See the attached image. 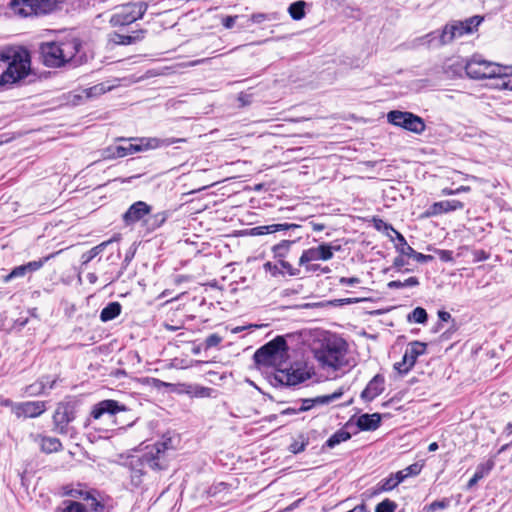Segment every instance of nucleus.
Wrapping results in <instances>:
<instances>
[{
  "mask_svg": "<svg viewBox=\"0 0 512 512\" xmlns=\"http://www.w3.org/2000/svg\"><path fill=\"white\" fill-rule=\"evenodd\" d=\"M81 42L77 38H70L59 42H45L40 46L43 63L47 67H61L66 63L73 66L81 65L86 56L81 52Z\"/></svg>",
  "mask_w": 512,
  "mask_h": 512,
  "instance_id": "nucleus-1",
  "label": "nucleus"
},
{
  "mask_svg": "<svg viewBox=\"0 0 512 512\" xmlns=\"http://www.w3.org/2000/svg\"><path fill=\"white\" fill-rule=\"evenodd\" d=\"M0 84L7 87L25 78L30 72V54L26 49L8 47L0 51Z\"/></svg>",
  "mask_w": 512,
  "mask_h": 512,
  "instance_id": "nucleus-2",
  "label": "nucleus"
},
{
  "mask_svg": "<svg viewBox=\"0 0 512 512\" xmlns=\"http://www.w3.org/2000/svg\"><path fill=\"white\" fill-rule=\"evenodd\" d=\"M482 21L483 17L478 15L463 21H451L444 26L441 32L433 31L419 38V44L427 47H439L449 44L454 39L477 31Z\"/></svg>",
  "mask_w": 512,
  "mask_h": 512,
  "instance_id": "nucleus-3",
  "label": "nucleus"
},
{
  "mask_svg": "<svg viewBox=\"0 0 512 512\" xmlns=\"http://www.w3.org/2000/svg\"><path fill=\"white\" fill-rule=\"evenodd\" d=\"M288 344L283 336H277L254 353V361L259 367H272L276 372L287 366Z\"/></svg>",
  "mask_w": 512,
  "mask_h": 512,
  "instance_id": "nucleus-4",
  "label": "nucleus"
},
{
  "mask_svg": "<svg viewBox=\"0 0 512 512\" xmlns=\"http://www.w3.org/2000/svg\"><path fill=\"white\" fill-rule=\"evenodd\" d=\"M122 144L115 147L114 156L125 157L134 153L168 147L172 144L185 142L184 138H157V137H139L130 139H120Z\"/></svg>",
  "mask_w": 512,
  "mask_h": 512,
  "instance_id": "nucleus-5",
  "label": "nucleus"
},
{
  "mask_svg": "<svg viewBox=\"0 0 512 512\" xmlns=\"http://www.w3.org/2000/svg\"><path fill=\"white\" fill-rule=\"evenodd\" d=\"M346 353L347 343L342 338L330 337L316 350L315 356L323 366L338 369L345 364Z\"/></svg>",
  "mask_w": 512,
  "mask_h": 512,
  "instance_id": "nucleus-6",
  "label": "nucleus"
},
{
  "mask_svg": "<svg viewBox=\"0 0 512 512\" xmlns=\"http://www.w3.org/2000/svg\"><path fill=\"white\" fill-rule=\"evenodd\" d=\"M173 449L170 438L155 443L139 459L142 466H148L153 470L166 469L168 466L167 452Z\"/></svg>",
  "mask_w": 512,
  "mask_h": 512,
  "instance_id": "nucleus-7",
  "label": "nucleus"
},
{
  "mask_svg": "<svg viewBox=\"0 0 512 512\" xmlns=\"http://www.w3.org/2000/svg\"><path fill=\"white\" fill-rule=\"evenodd\" d=\"M57 0H11L9 7L18 16L47 14L56 7Z\"/></svg>",
  "mask_w": 512,
  "mask_h": 512,
  "instance_id": "nucleus-8",
  "label": "nucleus"
},
{
  "mask_svg": "<svg viewBox=\"0 0 512 512\" xmlns=\"http://www.w3.org/2000/svg\"><path fill=\"white\" fill-rule=\"evenodd\" d=\"M502 71V65L486 61L480 56H473L466 62V75L472 79H490L500 75Z\"/></svg>",
  "mask_w": 512,
  "mask_h": 512,
  "instance_id": "nucleus-9",
  "label": "nucleus"
},
{
  "mask_svg": "<svg viewBox=\"0 0 512 512\" xmlns=\"http://www.w3.org/2000/svg\"><path fill=\"white\" fill-rule=\"evenodd\" d=\"M146 9L147 5L144 2L128 3L115 8L110 16L109 22L114 27L129 25L140 19Z\"/></svg>",
  "mask_w": 512,
  "mask_h": 512,
  "instance_id": "nucleus-10",
  "label": "nucleus"
},
{
  "mask_svg": "<svg viewBox=\"0 0 512 512\" xmlns=\"http://www.w3.org/2000/svg\"><path fill=\"white\" fill-rule=\"evenodd\" d=\"M387 120L395 126L402 127L416 134H421L425 130L423 119L411 112L393 110L387 114Z\"/></svg>",
  "mask_w": 512,
  "mask_h": 512,
  "instance_id": "nucleus-11",
  "label": "nucleus"
},
{
  "mask_svg": "<svg viewBox=\"0 0 512 512\" xmlns=\"http://www.w3.org/2000/svg\"><path fill=\"white\" fill-rule=\"evenodd\" d=\"M310 377L309 373L300 368H293L285 366L280 371L275 372L272 377L271 383L273 385L295 386Z\"/></svg>",
  "mask_w": 512,
  "mask_h": 512,
  "instance_id": "nucleus-12",
  "label": "nucleus"
},
{
  "mask_svg": "<svg viewBox=\"0 0 512 512\" xmlns=\"http://www.w3.org/2000/svg\"><path fill=\"white\" fill-rule=\"evenodd\" d=\"M339 250V245L322 243L316 247L304 250L299 258V264H306L307 262H314L318 260H330L333 257L334 252Z\"/></svg>",
  "mask_w": 512,
  "mask_h": 512,
  "instance_id": "nucleus-13",
  "label": "nucleus"
},
{
  "mask_svg": "<svg viewBox=\"0 0 512 512\" xmlns=\"http://www.w3.org/2000/svg\"><path fill=\"white\" fill-rule=\"evenodd\" d=\"M75 419L74 408L69 403H59L53 414L54 430L59 434L68 433V425Z\"/></svg>",
  "mask_w": 512,
  "mask_h": 512,
  "instance_id": "nucleus-14",
  "label": "nucleus"
},
{
  "mask_svg": "<svg viewBox=\"0 0 512 512\" xmlns=\"http://www.w3.org/2000/svg\"><path fill=\"white\" fill-rule=\"evenodd\" d=\"M385 228L390 229L395 234L396 240H397V243L395 244V248H396L397 252H399L401 255L413 258L414 260H416L417 262H420V263H427V262H430L433 260L432 255H425V254L416 252L414 250V247H411L407 244V241L404 238V236L400 232L395 230L391 225L386 224Z\"/></svg>",
  "mask_w": 512,
  "mask_h": 512,
  "instance_id": "nucleus-15",
  "label": "nucleus"
},
{
  "mask_svg": "<svg viewBox=\"0 0 512 512\" xmlns=\"http://www.w3.org/2000/svg\"><path fill=\"white\" fill-rule=\"evenodd\" d=\"M343 393V388H339L331 394L320 395L314 398L300 399L299 402H297L299 405L298 410H301V412H306L316 406L329 405L330 403L340 399L343 396Z\"/></svg>",
  "mask_w": 512,
  "mask_h": 512,
  "instance_id": "nucleus-16",
  "label": "nucleus"
},
{
  "mask_svg": "<svg viewBox=\"0 0 512 512\" xmlns=\"http://www.w3.org/2000/svg\"><path fill=\"white\" fill-rule=\"evenodd\" d=\"M120 411H126V407L115 400L107 399L93 406L91 416L100 419L104 414L115 415Z\"/></svg>",
  "mask_w": 512,
  "mask_h": 512,
  "instance_id": "nucleus-17",
  "label": "nucleus"
},
{
  "mask_svg": "<svg viewBox=\"0 0 512 512\" xmlns=\"http://www.w3.org/2000/svg\"><path fill=\"white\" fill-rule=\"evenodd\" d=\"M385 389V378L381 374H376L367 384L361 393L364 401L370 402L383 393Z\"/></svg>",
  "mask_w": 512,
  "mask_h": 512,
  "instance_id": "nucleus-18",
  "label": "nucleus"
},
{
  "mask_svg": "<svg viewBox=\"0 0 512 512\" xmlns=\"http://www.w3.org/2000/svg\"><path fill=\"white\" fill-rule=\"evenodd\" d=\"M46 410V402L44 401H27L17 405L16 415L35 418L40 416Z\"/></svg>",
  "mask_w": 512,
  "mask_h": 512,
  "instance_id": "nucleus-19",
  "label": "nucleus"
},
{
  "mask_svg": "<svg viewBox=\"0 0 512 512\" xmlns=\"http://www.w3.org/2000/svg\"><path fill=\"white\" fill-rule=\"evenodd\" d=\"M150 211L151 207L148 204L143 201H138L132 204L124 213L123 220L127 225H130L143 219Z\"/></svg>",
  "mask_w": 512,
  "mask_h": 512,
  "instance_id": "nucleus-20",
  "label": "nucleus"
},
{
  "mask_svg": "<svg viewBox=\"0 0 512 512\" xmlns=\"http://www.w3.org/2000/svg\"><path fill=\"white\" fill-rule=\"evenodd\" d=\"M464 204L459 200H444L433 203L427 211L428 216H435L455 210L463 209Z\"/></svg>",
  "mask_w": 512,
  "mask_h": 512,
  "instance_id": "nucleus-21",
  "label": "nucleus"
},
{
  "mask_svg": "<svg viewBox=\"0 0 512 512\" xmlns=\"http://www.w3.org/2000/svg\"><path fill=\"white\" fill-rule=\"evenodd\" d=\"M443 70L448 78L461 77L463 73L466 74V62L460 58H451L445 62Z\"/></svg>",
  "mask_w": 512,
  "mask_h": 512,
  "instance_id": "nucleus-22",
  "label": "nucleus"
},
{
  "mask_svg": "<svg viewBox=\"0 0 512 512\" xmlns=\"http://www.w3.org/2000/svg\"><path fill=\"white\" fill-rule=\"evenodd\" d=\"M502 70L500 75L490 78L495 81L492 87L499 90L512 91V66H502Z\"/></svg>",
  "mask_w": 512,
  "mask_h": 512,
  "instance_id": "nucleus-23",
  "label": "nucleus"
},
{
  "mask_svg": "<svg viewBox=\"0 0 512 512\" xmlns=\"http://www.w3.org/2000/svg\"><path fill=\"white\" fill-rule=\"evenodd\" d=\"M381 423V415L379 413L362 414L357 419V426L362 431H374Z\"/></svg>",
  "mask_w": 512,
  "mask_h": 512,
  "instance_id": "nucleus-24",
  "label": "nucleus"
},
{
  "mask_svg": "<svg viewBox=\"0 0 512 512\" xmlns=\"http://www.w3.org/2000/svg\"><path fill=\"white\" fill-rule=\"evenodd\" d=\"M299 226L296 224H290V223H281V224H271V225H263V226H257L251 229L250 234L251 235H266V234H272L276 233L278 231H286L289 229H295Z\"/></svg>",
  "mask_w": 512,
  "mask_h": 512,
  "instance_id": "nucleus-25",
  "label": "nucleus"
},
{
  "mask_svg": "<svg viewBox=\"0 0 512 512\" xmlns=\"http://www.w3.org/2000/svg\"><path fill=\"white\" fill-rule=\"evenodd\" d=\"M426 347L427 345L423 342H411L406 348L403 356L405 357L406 361L408 360L410 365L414 366L417 358L425 353Z\"/></svg>",
  "mask_w": 512,
  "mask_h": 512,
  "instance_id": "nucleus-26",
  "label": "nucleus"
},
{
  "mask_svg": "<svg viewBox=\"0 0 512 512\" xmlns=\"http://www.w3.org/2000/svg\"><path fill=\"white\" fill-rule=\"evenodd\" d=\"M494 467V461L488 460L485 463H481L476 467V471L473 477L469 480L467 488L470 489L475 486L478 481L487 476Z\"/></svg>",
  "mask_w": 512,
  "mask_h": 512,
  "instance_id": "nucleus-27",
  "label": "nucleus"
},
{
  "mask_svg": "<svg viewBox=\"0 0 512 512\" xmlns=\"http://www.w3.org/2000/svg\"><path fill=\"white\" fill-rule=\"evenodd\" d=\"M121 305L118 302H111L106 307H104L100 313V319L102 322H108L116 317H118L121 313Z\"/></svg>",
  "mask_w": 512,
  "mask_h": 512,
  "instance_id": "nucleus-28",
  "label": "nucleus"
},
{
  "mask_svg": "<svg viewBox=\"0 0 512 512\" xmlns=\"http://www.w3.org/2000/svg\"><path fill=\"white\" fill-rule=\"evenodd\" d=\"M350 438H351V434L348 431H346L344 429H340L328 438V440L325 442L323 447L333 449L340 443L345 442V441L349 440Z\"/></svg>",
  "mask_w": 512,
  "mask_h": 512,
  "instance_id": "nucleus-29",
  "label": "nucleus"
},
{
  "mask_svg": "<svg viewBox=\"0 0 512 512\" xmlns=\"http://www.w3.org/2000/svg\"><path fill=\"white\" fill-rule=\"evenodd\" d=\"M41 448L46 453H52L61 450L62 444L58 438L43 437L41 440Z\"/></svg>",
  "mask_w": 512,
  "mask_h": 512,
  "instance_id": "nucleus-30",
  "label": "nucleus"
},
{
  "mask_svg": "<svg viewBox=\"0 0 512 512\" xmlns=\"http://www.w3.org/2000/svg\"><path fill=\"white\" fill-rule=\"evenodd\" d=\"M306 3L302 0L293 2L288 7V12L292 19L301 20L305 16Z\"/></svg>",
  "mask_w": 512,
  "mask_h": 512,
  "instance_id": "nucleus-31",
  "label": "nucleus"
},
{
  "mask_svg": "<svg viewBox=\"0 0 512 512\" xmlns=\"http://www.w3.org/2000/svg\"><path fill=\"white\" fill-rule=\"evenodd\" d=\"M112 240L104 241L101 244L91 248L89 251L85 252L81 256L82 264L89 263L92 259H94L97 255H99L105 247L110 244Z\"/></svg>",
  "mask_w": 512,
  "mask_h": 512,
  "instance_id": "nucleus-32",
  "label": "nucleus"
},
{
  "mask_svg": "<svg viewBox=\"0 0 512 512\" xmlns=\"http://www.w3.org/2000/svg\"><path fill=\"white\" fill-rule=\"evenodd\" d=\"M55 512H88L83 504L72 501L65 500L62 503V506L58 507Z\"/></svg>",
  "mask_w": 512,
  "mask_h": 512,
  "instance_id": "nucleus-33",
  "label": "nucleus"
},
{
  "mask_svg": "<svg viewBox=\"0 0 512 512\" xmlns=\"http://www.w3.org/2000/svg\"><path fill=\"white\" fill-rule=\"evenodd\" d=\"M292 244H293V241L282 240L280 243L274 245L272 247V252L274 254V257L278 258L279 260L284 259L286 257V255L288 254Z\"/></svg>",
  "mask_w": 512,
  "mask_h": 512,
  "instance_id": "nucleus-34",
  "label": "nucleus"
},
{
  "mask_svg": "<svg viewBox=\"0 0 512 512\" xmlns=\"http://www.w3.org/2000/svg\"><path fill=\"white\" fill-rule=\"evenodd\" d=\"M428 319L427 312L422 307H416L411 313L408 314L407 320L409 322L424 324Z\"/></svg>",
  "mask_w": 512,
  "mask_h": 512,
  "instance_id": "nucleus-35",
  "label": "nucleus"
},
{
  "mask_svg": "<svg viewBox=\"0 0 512 512\" xmlns=\"http://www.w3.org/2000/svg\"><path fill=\"white\" fill-rule=\"evenodd\" d=\"M187 393L192 395L193 397L207 398V397L212 396L213 389L209 388V387L195 385V386H190Z\"/></svg>",
  "mask_w": 512,
  "mask_h": 512,
  "instance_id": "nucleus-36",
  "label": "nucleus"
},
{
  "mask_svg": "<svg viewBox=\"0 0 512 512\" xmlns=\"http://www.w3.org/2000/svg\"><path fill=\"white\" fill-rule=\"evenodd\" d=\"M110 89H111V86L106 85L105 83H99V84H96L92 87L85 89L84 92L86 94V97L92 98V97L100 96V95L106 93L107 91H109Z\"/></svg>",
  "mask_w": 512,
  "mask_h": 512,
  "instance_id": "nucleus-37",
  "label": "nucleus"
},
{
  "mask_svg": "<svg viewBox=\"0 0 512 512\" xmlns=\"http://www.w3.org/2000/svg\"><path fill=\"white\" fill-rule=\"evenodd\" d=\"M418 285H419V280L417 277H414V276L409 277L408 279H406L404 281L394 280V281H390L388 283V287L391 289H399V288H404V287H415Z\"/></svg>",
  "mask_w": 512,
  "mask_h": 512,
  "instance_id": "nucleus-38",
  "label": "nucleus"
},
{
  "mask_svg": "<svg viewBox=\"0 0 512 512\" xmlns=\"http://www.w3.org/2000/svg\"><path fill=\"white\" fill-rule=\"evenodd\" d=\"M45 378H41L39 381H37L36 383L34 384H31L29 385L27 388H26V392L30 395V396H36V395H39V394H42L45 392L46 390V384H45Z\"/></svg>",
  "mask_w": 512,
  "mask_h": 512,
  "instance_id": "nucleus-39",
  "label": "nucleus"
},
{
  "mask_svg": "<svg viewBox=\"0 0 512 512\" xmlns=\"http://www.w3.org/2000/svg\"><path fill=\"white\" fill-rule=\"evenodd\" d=\"M137 37H133L130 35H122L118 33H113L110 37V40L118 45H129L133 42H135Z\"/></svg>",
  "mask_w": 512,
  "mask_h": 512,
  "instance_id": "nucleus-40",
  "label": "nucleus"
},
{
  "mask_svg": "<svg viewBox=\"0 0 512 512\" xmlns=\"http://www.w3.org/2000/svg\"><path fill=\"white\" fill-rule=\"evenodd\" d=\"M450 505V500L444 498L442 500L434 501L431 504L424 507L425 512H435L437 510H444Z\"/></svg>",
  "mask_w": 512,
  "mask_h": 512,
  "instance_id": "nucleus-41",
  "label": "nucleus"
},
{
  "mask_svg": "<svg viewBox=\"0 0 512 512\" xmlns=\"http://www.w3.org/2000/svg\"><path fill=\"white\" fill-rule=\"evenodd\" d=\"M27 273L28 272L26 270L25 264L20 265V266L15 267L9 274H7L3 280H4V282H9L14 278L23 277Z\"/></svg>",
  "mask_w": 512,
  "mask_h": 512,
  "instance_id": "nucleus-42",
  "label": "nucleus"
},
{
  "mask_svg": "<svg viewBox=\"0 0 512 512\" xmlns=\"http://www.w3.org/2000/svg\"><path fill=\"white\" fill-rule=\"evenodd\" d=\"M397 505L394 501L385 499L380 502L375 509V512H394Z\"/></svg>",
  "mask_w": 512,
  "mask_h": 512,
  "instance_id": "nucleus-43",
  "label": "nucleus"
},
{
  "mask_svg": "<svg viewBox=\"0 0 512 512\" xmlns=\"http://www.w3.org/2000/svg\"><path fill=\"white\" fill-rule=\"evenodd\" d=\"M79 494L83 496L84 499L91 501L89 506L93 511L98 512L99 510H103V505L94 496H92L90 492L83 493L80 491Z\"/></svg>",
  "mask_w": 512,
  "mask_h": 512,
  "instance_id": "nucleus-44",
  "label": "nucleus"
},
{
  "mask_svg": "<svg viewBox=\"0 0 512 512\" xmlns=\"http://www.w3.org/2000/svg\"><path fill=\"white\" fill-rule=\"evenodd\" d=\"M398 485L399 484L395 480L393 474H391L389 477L381 480L380 489L383 491H390V490L394 489L395 487H397Z\"/></svg>",
  "mask_w": 512,
  "mask_h": 512,
  "instance_id": "nucleus-45",
  "label": "nucleus"
},
{
  "mask_svg": "<svg viewBox=\"0 0 512 512\" xmlns=\"http://www.w3.org/2000/svg\"><path fill=\"white\" fill-rule=\"evenodd\" d=\"M412 368L413 365H410L408 360H405L404 356L402 357V361L394 364V369L402 375L407 374Z\"/></svg>",
  "mask_w": 512,
  "mask_h": 512,
  "instance_id": "nucleus-46",
  "label": "nucleus"
},
{
  "mask_svg": "<svg viewBox=\"0 0 512 512\" xmlns=\"http://www.w3.org/2000/svg\"><path fill=\"white\" fill-rule=\"evenodd\" d=\"M281 267L290 275V276H298L300 274V270L298 268H294L289 262L284 259L279 260Z\"/></svg>",
  "mask_w": 512,
  "mask_h": 512,
  "instance_id": "nucleus-47",
  "label": "nucleus"
},
{
  "mask_svg": "<svg viewBox=\"0 0 512 512\" xmlns=\"http://www.w3.org/2000/svg\"><path fill=\"white\" fill-rule=\"evenodd\" d=\"M48 258L49 257L40 259L38 261H31V262H28L27 264H25L27 272L31 273V272L39 270Z\"/></svg>",
  "mask_w": 512,
  "mask_h": 512,
  "instance_id": "nucleus-48",
  "label": "nucleus"
},
{
  "mask_svg": "<svg viewBox=\"0 0 512 512\" xmlns=\"http://www.w3.org/2000/svg\"><path fill=\"white\" fill-rule=\"evenodd\" d=\"M143 471L141 469H132L131 483L133 486L138 487L142 482Z\"/></svg>",
  "mask_w": 512,
  "mask_h": 512,
  "instance_id": "nucleus-49",
  "label": "nucleus"
},
{
  "mask_svg": "<svg viewBox=\"0 0 512 512\" xmlns=\"http://www.w3.org/2000/svg\"><path fill=\"white\" fill-rule=\"evenodd\" d=\"M229 487L230 486L227 483H224V482L217 483V484H215L214 486H212L210 488L209 494L211 496H216L217 494L222 493V492L228 490Z\"/></svg>",
  "mask_w": 512,
  "mask_h": 512,
  "instance_id": "nucleus-50",
  "label": "nucleus"
},
{
  "mask_svg": "<svg viewBox=\"0 0 512 512\" xmlns=\"http://www.w3.org/2000/svg\"><path fill=\"white\" fill-rule=\"evenodd\" d=\"M222 341V337H220L218 334H211L209 335L205 340V346L206 348H212L220 344Z\"/></svg>",
  "mask_w": 512,
  "mask_h": 512,
  "instance_id": "nucleus-51",
  "label": "nucleus"
},
{
  "mask_svg": "<svg viewBox=\"0 0 512 512\" xmlns=\"http://www.w3.org/2000/svg\"><path fill=\"white\" fill-rule=\"evenodd\" d=\"M422 466L418 463H413L406 467L404 470L407 477L416 476L421 472Z\"/></svg>",
  "mask_w": 512,
  "mask_h": 512,
  "instance_id": "nucleus-52",
  "label": "nucleus"
},
{
  "mask_svg": "<svg viewBox=\"0 0 512 512\" xmlns=\"http://www.w3.org/2000/svg\"><path fill=\"white\" fill-rule=\"evenodd\" d=\"M305 447H306V443L304 441H294L290 446H289V451L292 452L293 454H298L302 451L305 450Z\"/></svg>",
  "mask_w": 512,
  "mask_h": 512,
  "instance_id": "nucleus-53",
  "label": "nucleus"
},
{
  "mask_svg": "<svg viewBox=\"0 0 512 512\" xmlns=\"http://www.w3.org/2000/svg\"><path fill=\"white\" fill-rule=\"evenodd\" d=\"M263 268H264V270L266 272H269L272 276H277L279 274H282V272L280 271L278 266L276 264L271 263V262H266L263 265Z\"/></svg>",
  "mask_w": 512,
  "mask_h": 512,
  "instance_id": "nucleus-54",
  "label": "nucleus"
},
{
  "mask_svg": "<svg viewBox=\"0 0 512 512\" xmlns=\"http://www.w3.org/2000/svg\"><path fill=\"white\" fill-rule=\"evenodd\" d=\"M361 281L358 277H341L339 283L341 285L354 286L359 284Z\"/></svg>",
  "mask_w": 512,
  "mask_h": 512,
  "instance_id": "nucleus-55",
  "label": "nucleus"
},
{
  "mask_svg": "<svg viewBox=\"0 0 512 512\" xmlns=\"http://www.w3.org/2000/svg\"><path fill=\"white\" fill-rule=\"evenodd\" d=\"M437 254L443 262H450L453 260V253L450 250H437Z\"/></svg>",
  "mask_w": 512,
  "mask_h": 512,
  "instance_id": "nucleus-56",
  "label": "nucleus"
},
{
  "mask_svg": "<svg viewBox=\"0 0 512 512\" xmlns=\"http://www.w3.org/2000/svg\"><path fill=\"white\" fill-rule=\"evenodd\" d=\"M299 265L300 266H304L305 271L307 273L316 272V271H319V269H320V265L319 264H315V263H312V262H307L306 264H299Z\"/></svg>",
  "mask_w": 512,
  "mask_h": 512,
  "instance_id": "nucleus-57",
  "label": "nucleus"
},
{
  "mask_svg": "<svg viewBox=\"0 0 512 512\" xmlns=\"http://www.w3.org/2000/svg\"><path fill=\"white\" fill-rule=\"evenodd\" d=\"M298 403H295L294 406L292 407H288L284 410L281 411V414L282 415H294V414H298V413H301V410H298Z\"/></svg>",
  "mask_w": 512,
  "mask_h": 512,
  "instance_id": "nucleus-58",
  "label": "nucleus"
},
{
  "mask_svg": "<svg viewBox=\"0 0 512 512\" xmlns=\"http://www.w3.org/2000/svg\"><path fill=\"white\" fill-rule=\"evenodd\" d=\"M405 256L401 255L396 257L393 261V266L395 268H398V269H401L403 266H405L407 264V262L405 261L404 259Z\"/></svg>",
  "mask_w": 512,
  "mask_h": 512,
  "instance_id": "nucleus-59",
  "label": "nucleus"
},
{
  "mask_svg": "<svg viewBox=\"0 0 512 512\" xmlns=\"http://www.w3.org/2000/svg\"><path fill=\"white\" fill-rule=\"evenodd\" d=\"M393 476L395 478V480L397 481L398 484H400L401 482H403L406 478H408L404 472V470H400L396 473H393Z\"/></svg>",
  "mask_w": 512,
  "mask_h": 512,
  "instance_id": "nucleus-60",
  "label": "nucleus"
},
{
  "mask_svg": "<svg viewBox=\"0 0 512 512\" xmlns=\"http://www.w3.org/2000/svg\"><path fill=\"white\" fill-rule=\"evenodd\" d=\"M438 317L441 322H448L451 319V314L447 311H439Z\"/></svg>",
  "mask_w": 512,
  "mask_h": 512,
  "instance_id": "nucleus-61",
  "label": "nucleus"
},
{
  "mask_svg": "<svg viewBox=\"0 0 512 512\" xmlns=\"http://www.w3.org/2000/svg\"><path fill=\"white\" fill-rule=\"evenodd\" d=\"M235 20H236V17H231V16H228L226 17L224 20H223V25L226 27V28H232L235 24Z\"/></svg>",
  "mask_w": 512,
  "mask_h": 512,
  "instance_id": "nucleus-62",
  "label": "nucleus"
},
{
  "mask_svg": "<svg viewBox=\"0 0 512 512\" xmlns=\"http://www.w3.org/2000/svg\"><path fill=\"white\" fill-rule=\"evenodd\" d=\"M43 378H45V384H46V389H53L55 387V384L57 382V378H54V379H50L49 376H44Z\"/></svg>",
  "mask_w": 512,
  "mask_h": 512,
  "instance_id": "nucleus-63",
  "label": "nucleus"
},
{
  "mask_svg": "<svg viewBox=\"0 0 512 512\" xmlns=\"http://www.w3.org/2000/svg\"><path fill=\"white\" fill-rule=\"evenodd\" d=\"M503 433L507 436H510L512 434V423H508L505 428H504V431Z\"/></svg>",
  "mask_w": 512,
  "mask_h": 512,
  "instance_id": "nucleus-64",
  "label": "nucleus"
}]
</instances>
